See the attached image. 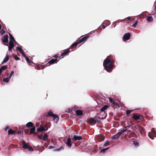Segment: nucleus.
Wrapping results in <instances>:
<instances>
[{"label":"nucleus","instance_id":"obj_1","mask_svg":"<svg viewBox=\"0 0 156 156\" xmlns=\"http://www.w3.org/2000/svg\"><path fill=\"white\" fill-rule=\"evenodd\" d=\"M115 60L112 56H109L105 59L103 62V66L105 69L108 72L111 71L113 69Z\"/></svg>","mask_w":156,"mask_h":156},{"label":"nucleus","instance_id":"obj_2","mask_svg":"<svg viewBox=\"0 0 156 156\" xmlns=\"http://www.w3.org/2000/svg\"><path fill=\"white\" fill-rule=\"evenodd\" d=\"M148 135L152 140L154 139V137H156V132L154 131L153 128L151 129V131L148 133Z\"/></svg>","mask_w":156,"mask_h":156},{"label":"nucleus","instance_id":"obj_3","mask_svg":"<svg viewBox=\"0 0 156 156\" xmlns=\"http://www.w3.org/2000/svg\"><path fill=\"white\" fill-rule=\"evenodd\" d=\"M89 37L90 36L89 35H87L81 39L82 37H81L77 40L79 44L82 43H84Z\"/></svg>","mask_w":156,"mask_h":156},{"label":"nucleus","instance_id":"obj_4","mask_svg":"<svg viewBox=\"0 0 156 156\" xmlns=\"http://www.w3.org/2000/svg\"><path fill=\"white\" fill-rule=\"evenodd\" d=\"M132 118L135 120H138L143 118V117L141 115L137 114V113H134L132 117Z\"/></svg>","mask_w":156,"mask_h":156},{"label":"nucleus","instance_id":"obj_5","mask_svg":"<svg viewBox=\"0 0 156 156\" xmlns=\"http://www.w3.org/2000/svg\"><path fill=\"white\" fill-rule=\"evenodd\" d=\"M58 61V60L57 59L52 58L45 65V67L50 66V64H53L57 63Z\"/></svg>","mask_w":156,"mask_h":156},{"label":"nucleus","instance_id":"obj_6","mask_svg":"<svg viewBox=\"0 0 156 156\" xmlns=\"http://www.w3.org/2000/svg\"><path fill=\"white\" fill-rule=\"evenodd\" d=\"M2 41L3 43H4V45H7L8 42V36L7 35H5L2 38Z\"/></svg>","mask_w":156,"mask_h":156},{"label":"nucleus","instance_id":"obj_7","mask_svg":"<svg viewBox=\"0 0 156 156\" xmlns=\"http://www.w3.org/2000/svg\"><path fill=\"white\" fill-rule=\"evenodd\" d=\"M70 52V48H68L63 51V52L62 53L61 56L59 57V59H62L63 58L64 56H66L67 54Z\"/></svg>","mask_w":156,"mask_h":156},{"label":"nucleus","instance_id":"obj_8","mask_svg":"<svg viewBox=\"0 0 156 156\" xmlns=\"http://www.w3.org/2000/svg\"><path fill=\"white\" fill-rule=\"evenodd\" d=\"M130 34L129 33H127L125 34L123 36L122 39L124 41L128 40L130 39Z\"/></svg>","mask_w":156,"mask_h":156},{"label":"nucleus","instance_id":"obj_9","mask_svg":"<svg viewBox=\"0 0 156 156\" xmlns=\"http://www.w3.org/2000/svg\"><path fill=\"white\" fill-rule=\"evenodd\" d=\"M122 133H123V132H122V131L121 130L119 132L113 136L112 138L115 140L117 139Z\"/></svg>","mask_w":156,"mask_h":156},{"label":"nucleus","instance_id":"obj_10","mask_svg":"<svg viewBox=\"0 0 156 156\" xmlns=\"http://www.w3.org/2000/svg\"><path fill=\"white\" fill-rule=\"evenodd\" d=\"M44 127L46 128V129L44 128L43 126H40V127L37 129V130L39 132H41L42 131H46L47 130L48 128L47 127V126H45Z\"/></svg>","mask_w":156,"mask_h":156},{"label":"nucleus","instance_id":"obj_11","mask_svg":"<svg viewBox=\"0 0 156 156\" xmlns=\"http://www.w3.org/2000/svg\"><path fill=\"white\" fill-rule=\"evenodd\" d=\"M96 116H95L93 118L89 119L88 122L90 124L96 123Z\"/></svg>","mask_w":156,"mask_h":156},{"label":"nucleus","instance_id":"obj_12","mask_svg":"<svg viewBox=\"0 0 156 156\" xmlns=\"http://www.w3.org/2000/svg\"><path fill=\"white\" fill-rule=\"evenodd\" d=\"M35 126H34L32 128L30 129V130L29 135L34 134L36 135H37L38 134V133H35Z\"/></svg>","mask_w":156,"mask_h":156},{"label":"nucleus","instance_id":"obj_13","mask_svg":"<svg viewBox=\"0 0 156 156\" xmlns=\"http://www.w3.org/2000/svg\"><path fill=\"white\" fill-rule=\"evenodd\" d=\"M97 139L99 142H101L103 141L105 137L103 135H99L97 136Z\"/></svg>","mask_w":156,"mask_h":156},{"label":"nucleus","instance_id":"obj_14","mask_svg":"<svg viewBox=\"0 0 156 156\" xmlns=\"http://www.w3.org/2000/svg\"><path fill=\"white\" fill-rule=\"evenodd\" d=\"M14 42H12L11 41H9V45L8 46V50L9 51H10L14 47Z\"/></svg>","mask_w":156,"mask_h":156},{"label":"nucleus","instance_id":"obj_15","mask_svg":"<svg viewBox=\"0 0 156 156\" xmlns=\"http://www.w3.org/2000/svg\"><path fill=\"white\" fill-rule=\"evenodd\" d=\"M71 139L70 137H69L67 138V141L66 142H65L67 146L70 148L72 146V144L71 143Z\"/></svg>","mask_w":156,"mask_h":156},{"label":"nucleus","instance_id":"obj_16","mask_svg":"<svg viewBox=\"0 0 156 156\" xmlns=\"http://www.w3.org/2000/svg\"><path fill=\"white\" fill-rule=\"evenodd\" d=\"M82 139V138L81 136H77V135H74L73 138V140L74 141L77 140H80Z\"/></svg>","mask_w":156,"mask_h":156},{"label":"nucleus","instance_id":"obj_17","mask_svg":"<svg viewBox=\"0 0 156 156\" xmlns=\"http://www.w3.org/2000/svg\"><path fill=\"white\" fill-rule=\"evenodd\" d=\"M138 129L141 134L142 135H144L145 131L144 128L141 126H138Z\"/></svg>","mask_w":156,"mask_h":156},{"label":"nucleus","instance_id":"obj_18","mask_svg":"<svg viewBox=\"0 0 156 156\" xmlns=\"http://www.w3.org/2000/svg\"><path fill=\"white\" fill-rule=\"evenodd\" d=\"M22 144H23V148L26 149H28V147H29V146L28 144L25 142V141L23 140L22 141Z\"/></svg>","mask_w":156,"mask_h":156},{"label":"nucleus","instance_id":"obj_19","mask_svg":"<svg viewBox=\"0 0 156 156\" xmlns=\"http://www.w3.org/2000/svg\"><path fill=\"white\" fill-rule=\"evenodd\" d=\"M109 101L110 103H112L113 105H115L118 106H119V105L118 103H116L115 101V100H113L112 98H109Z\"/></svg>","mask_w":156,"mask_h":156},{"label":"nucleus","instance_id":"obj_20","mask_svg":"<svg viewBox=\"0 0 156 156\" xmlns=\"http://www.w3.org/2000/svg\"><path fill=\"white\" fill-rule=\"evenodd\" d=\"M9 55L8 54H7L6 55V57L4 58L3 61H2V63L1 64L2 65L3 64L7 62L8 61V60H9Z\"/></svg>","mask_w":156,"mask_h":156},{"label":"nucleus","instance_id":"obj_21","mask_svg":"<svg viewBox=\"0 0 156 156\" xmlns=\"http://www.w3.org/2000/svg\"><path fill=\"white\" fill-rule=\"evenodd\" d=\"M79 44V43H78L77 40L75 42H74L70 46V48L72 49L74 47H76L77 45Z\"/></svg>","mask_w":156,"mask_h":156},{"label":"nucleus","instance_id":"obj_22","mask_svg":"<svg viewBox=\"0 0 156 156\" xmlns=\"http://www.w3.org/2000/svg\"><path fill=\"white\" fill-rule=\"evenodd\" d=\"M26 126L28 128H30L33 127L34 126L33 125V123L32 122H29L26 124Z\"/></svg>","mask_w":156,"mask_h":156},{"label":"nucleus","instance_id":"obj_23","mask_svg":"<svg viewBox=\"0 0 156 156\" xmlns=\"http://www.w3.org/2000/svg\"><path fill=\"white\" fill-rule=\"evenodd\" d=\"M9 36L10 41H11L12 42V41L13 42H14L15 40L14 37L10 33H9Z\"/></svg>","mask_w":156,"mask_h":156},{"label":"nucleus","instance_id":"obj_24","mask_svg":"<svg viewBox=\"0 0 156 156\" xmlns=\"http://www.w3.org/2000/svg\"><path fill=\"white\" fill-rule=\"evenodd\" d=\"M76 113L78 115H83V112L80 110H76Z\"/></svg>","mask_w":156,"mask_h":156},{"label":"nucleus","instance_id":"obj_25","mask_svg":"<svg viewBox=\"0 0 156 156\" xmlns=\"http://www.w3.org/2000/svg\"><path fill=\"white\" fill-rule=\"evenodd\" d=\"M130 126L131 125H130L124 127L123 129L121 130L122 132H123V133L125 132L130 127Z\"/></svg>","mask_w":156,"mask_h":156},{"label":"nucleus","instance_id":"obj_26","mask_svg":"<svg viewBox=\"0 0 156 156\" xmlns=\"http://www.w3.org/2000/svg\"><path fill=\"white\" fill-rule=\"evenodd\" d=\"M54 118V120L55 122L57 123L59 119V118L58 115H55V116H54L53 117Z\"/></svg>","mask_w":156,"mask_h":156},{"label":"nucleus","instance_id":"obj_27","mask_svg":"<svg viewBox=\"0 0 156 156\" xmlns=\"http://www.w3.org/2000/svg\"><path fill=\"white\" fill-rule=\"evenodd\" d=\"M47 115H48L49 116H51L52 117H53L54 116H55V114H53V112L51 111H49L48 112V114L46 115V117H47Z\"/></svg>","mask_w":156,"mask_h":156},{"label":"nucleus","instance_id":"obj_28","mask_svg":"<svg viewBox=\"0 0 156 156\" xmlns=\"http://www.w3.org/2000/svg\"><path fill=\"white\" fill-rule=\"evenodd\" d=\"M15 133V131L11 129H10L8 130V134L9 135L10 134H14Z\"/></svg>","mask_w":156,"mask_h":156},{"label":"nucleus","instance_id":"obj_29","mask_svg":"<svg viewBox=\"0 0 156 156\" xmlns=\"http://www.w3.org/2000/svg\"><path fill=\"white\" fill-rule=\"evenodd\" d=\"M147 21L148 22H152L153 20V18L152 16H149L147 17Z\"/></svg>","mask_w":156,"mask_h":156},{"label":"nucleus","instance_id":"obj_30","mask_svg":"<svg viewBox=\"0 0 156 156\" xmlns=\"http://www.w3.org/2000/svg\"><path fill=\"white\" fill-rule=\"evenodd\" d=\"M11 79V78H10V77L9 76L8 77L4 78L3 79V81L5 82V83H7L8 82L9 80Z\"/></svg>","mask_w":156,"mask_h":156},{"label":"nucleus","instance_id":"obj_31","mask_svg":"<svg viewBox=\"0 0 156 156\" xmlns=\"http://www.w3.org/2000/svg\"><path fill=\"white\" fill-rule=\"evenodd\" d=\"M48 138V135L46 134V133L44 134V135L43 136V137L42 138V140L45 141Z\"/></svg>","mask_w":156,"mask_h":156},{"label":"nucleus","instance_id":"obj_32","mask_svg":"<svg viewBox=\"0 0 156 156\" xmlns=\"http://www.w3.org/2000/svg\"><path fill=\"white\" fill-rule=\"evenodd\" d=\"M108 107V105H105L101 108L100 110L101 112H103L105 111Z\"/></svg>","mask_w":156,"mask_h":156},{"label":"nucleus","instance_id":"obj_33","mask_svg":"<svg viewBox=\"0 0 156 156\" xmlns=\"http://www.w3.org/2000/svg\"><path fill=\"white\" fill-rule=\"evenodd\" d=\"M109 147H108L107 148H103L100 151L101 153H104L107 150L109 149Z\"/></svg>","mask_w":156,"mask_h":156},{"label":"nucleus","instance_id":"obj_34","mask_svg":"<svg viewBox=\"0 0 156 156\" xmlns=\"http://www.w3.org/2000/svg\"><path fill=\"white\" fill-rule=\"evenodd\" d=\"M8 68V66H4L1 67L0 68V69L2 70V71L3 70H5Z\"/></svg>","mask_w":156,"mask_h":156},{"label":"nucleus","instance_id":"obj_35","mask_svg":"<svg viewBox=\"0 0 156 156\" xmlns=\"http://www.w3.org/2000/svg\"><path fill=\"white\" fill-rule=\"evenodd\" d=\"M109 141L108 140H106L104 144V146L106 147L109 145Z\"/></svg>","mask_w":156,"mask_h":156},{"label":"nucleus","instance_id":"obj_36","mask_svg":"<svg viewBox=\"0 0 156 156\" xmlns=\"http://www.w3.org/2000/svg\"><path fill=\"white\" fill-rule=\"evenodd\" d=\"M131 19V18L130 17H128L125 18V19L123 20L122 21L124 22V21H129Z\"/></svg>","mask_w":156,"mask_h":156},{"label":"nucleus","instance_id":"obj_37","mask_svg":"<svg viewBox=\"0 0 156 156\" xmlns=\"http://www.w3.org/2000/svg\"><path fill=\"white\" fill-rule=\"evenodd\" d=\"M104 23L105 25H107V26L110 24V22L108 20H107V21H105Z\"/></svg>","mask_w":156,"mask_h":156},{"label":"nucleus","instance_id":"obj_38","mask_svg":"<svg viewBox=\"0 0 156 156\" xmlns=\"http://www.w3.org/2000/svg\"><path fill=\"white\" fill-rule=\"evenodd\" d=\"M133 143L134 145L135 146H138L139 145V143L138 142H137L136 141H134L133 142Z\"/></svg>","mask_w":156,"mask_h":156},{"label":"nucleus","instance_id":"obj_39","mask_svg":"<svg viewBox=\"0 0 156 156\" xmlns=\"http://www.w3.org/2000/svg\"><path fill=\"white\" fill-rule=\"evenodd\" d=\"M132 111V110H127L126 111V115H129Z\"/></svg>","mask_w":156,"mask_h":156},{"label":"nucleus","instance_id":"obj_40","mask_svg":"<svg viewBox=\"0 0 156 156\" xmlns=\"http://www.w3.org/2000/svg\"><path fill=\"white\" fill-rule=\"evenodd\" d=\"M14 58L16 60H18L20 59V58L18 57L16 55H15L14 56Z\"/></svg>","mask_w":156,"mask_h":156},{"label":"nucleus","instance_id":"obj_41","mask_svg":"<svg viewBox=\"0 0 156 156\" xmlns=\"http://www.w3.org/2000/svg\"><path fill=\"white\" fill-rule=\"evenodd\" d=\"M26 58V61L28 62L29 63H32V62H31L30 60L29 59V58H28V57L27 56L26 58Z\"/></svg>","mask_w":156,"mask_h":156},{"label":"nucleus","instance_id":"obj_42","mask_svg":"<svg viewBox=\"0 0 156 156\" xmlns=\"http://www.w3.org/2000/svg\"><path fill=\"white\" fill-rule=\"evenodd\" d=\"M16 48L17 50H19L20 52L23 51V50H22V49L20 47H18V46L17 47H16Z\"/></svg>","mask_w":156,"mask_h":156},{"label":"nucleus","instance_id":"obj_43","mask_svg":"<svg viewBox=\"0 0 156 156\" xmlns=\"http://www.w3.org/2000/svg\"><path fill=\"white\" fill-rule=\"evenodd\" d=\"M0 33L2 34H4L5 33V31L4 30L2 29Z\"/></svg>","mask_w":156,"mask_h":156},{"label":"nucleus","instance_id":"obj_44","mask_svg":"<svg viewBox=\"0 0 156 156\" xmlns=\"http://www.w3.org/2000/svg\"><path fill=\"white\" fill-rule=\"evenodd\" d=\"M21 53H22L23 56L25 58L27 56H26V55H25V53L23 51H22V52H21Z\"/></svg>","mask_w":156,"mask_h":156},{"label":"nucleus","instance_id":"obj_45","mask_svg":"<svg viewBox=\"0 0 156 156\" xmlns=\"http://www.w3.org/2000/svg\"><path fill=\"white\" fill-rule=\"evenodd\" d=\"M137 22H138V21H136L135 22V23H134L132 25V26L133 27H135L136 26V25H137Z\"/></svg>","mask_w":156,"mask_h":156},{"label":"nucleus","instance_id":"obj_46","mask_svg":"<svg viewBox=\"0 0 156 156\" xmlns=\"http://www.w3.org/2000/svg\"><path fill=\"white\" fill-rule=\"evenodd\" d=\"M64 149V147L63 146H61L60 148L57 149L58 151H60L61 150H63Z\"/></svg>","mask_w":156,"mask_h":156},{"label":"nucleus","instance_id":"obj_47","mask_svg":"<svg viewBox=\"0 0 156 156\" xmlns=\"http://www.w3.org/2000/svg\"><path fill=\"white\" fill-rule=\"evenodd\" d=\"M38 137L41 140H42V138H43L42 134L38 135Z\"/></svg>","mask_w":156,"mask_h":156},{"label":"nucleus","instance_id":"obj_48","mask_svg":"<svg viewBox=\"0 0 156 156\" xmlns=\"http://www.w3.org/2000/svg\"><path fill=\"white\" fill-rule=\"evenodd\" d=\"M14 72L13 71H12L11 72L10 74V75H9V77H10V78H11V76H12V75L14 74Z\"/></svg>","mask_w":156,"mask_h":156},{"label":"nucleus","instance_id":"obj_49","mask_svg":"<svg viewBox=\"0 0 156 156\" xmlns=\"http://www.w3.org/2000/svg\"><path fill=\"white\" fill-rule=\"evenodd\" d=\"M94 148L95 149V151H96L97 150L98 146L96 145H95L94 147Z\"/></svg>","mask_w":156,"mask_h":156},{"label":"nucleus","instance_id":"obj_50","mask_svg":"<svg viewBox=\"0 0 156 156\" xmlns=\"http://www.w3.org/2000/svg\"><path fill=\"white\" fill-rule=\"evenodd\" d=\"M28 149L30 151H33V148L31 147H30L29 146V147H28Z\"/></svg>","mask_w":156,"mask_h":156},{"label":"nucleus","instance_id":"obj_51","mask_svg":"<svg viewBox=\"0 0 156 156\" xmlns=\"http://www.w3.org/2000/svg\"><path fill=\"white\" fill-rule=\"evenodd\" d=\"M53 57L55 58V59H57V58H58V56L56 54V55H54L53 56Z\"/></svg>","mask_w":156,"mask_h":156},{"label":"nucleus","instance_id":"obj_52","mask_svg":"<svg viewBox=\"0 0 156 156\" xmlns=\"http://www.w3.org/2000/svg\"><path fill=\"white\" fill-rule=\"evenodd\" d=\"M9 128V126H6L5 128L4 129V130L5 131H6L7 130V129H8Z\"/></svg>","mask_w":156,"mask_h":156},{"label":"nucleus","instance_id":"obj_53","mask_svg":"<svg viewBox=\"0 0 156 156\" xmlns=\"http://www.w3.org/2000/svg\"><path fill=\"white\" fill-rule=\"evenodd\" d=\"M116 26V24L115 22L112 25V27H115Z\"/></svg>","mask_w":156,"mask_h":156},{"label":"nucleus","instance_id":"obj_54","mask_svg":"<svg viewBox=\"0 0 156 156\" xmlns=\"http://www.w3.org/2000/svg\"><path fill=\"white\" fill-rule=\"evenodd\" d=\"M36 69L38 70H39L41 69L40 67L39 66H38L36 67Z\"/></svg>","mask_w":156,"mask_h":156},{"label":"nucleus","instance_id":"obj_55","mask_svg":"<svg viewBox=\"0 0 156 156\" xmlns=\"http://www.w3.org/2000/svg\"><path fill=\"white\" fill-rule=\"evenodd\" d=\"M102 28L103 29H105V27H107V25H102Z\"/></svg>","mask_w":156,"mask_h":156},{"label":"nucleus","instance_id":"obj_56","mask_svg":"<svg viewBox=\"0 0 156 156\" xmlns=\"http://www.w3.org/2000/svg\"><path fill=\"white\" fill-rule=\"evenodd\" d=\"M101 122V121L99 120H98L97 119V117H96V122Z\"/></svg>","mask_w":156,"mask_h":156},{"label":"nucleus","instance_id":"obj_57","mask_svg":"<svg viewBox=\"0 0 156 156\" xmlns=\"http://www.w3.org/2000/svg\"><path fill=\"white\" fill-rule=\"evenodd\" d=\"M54 146H50L48 147L49 149L53 148H54Z\"/></svg>","mask_w":156,"mask_h":156},{"label":"nucleus","instance_id":"obj_58","mask_svg":"<svg viewBox=\"0 0 156 156\" xmlns=\"http://www.w3.org/2000/svg\"><path fill=\"white\" fill-rule=\"evenodd\" d=\"M98 118L99 119H104V118H103V117L101 118V117H100V116L98 117Z\"/></svg>","mask_w":156,"mask_h":156},{"label":"nucleus","instance_id":"obj_59","mask_svg":"<svg viewBox=\"0 0 156 156\" xmlns=\"http://www.w3.org/2000/svg\"><path fill=\"white\" fill-rule=\"evenodd\" d=\"M2 70L0 69V75L1 74V73H2Z\"/></svg>","mask_w":156,"mask_h":156},{"label":"nucleus","instance_id":"obj_60","mask_svg":"<svg viewBox=\"0 0 156 156\" xmlns=\"http://www.w3.org/2000/svg\"><path fill=\"white\" fill-rule=\"evenodd\" d=\"M127 131L128 132V133H129V132H131V131L130 130H128Z\"/></svg>","mask_w":156,"mask_h":156},{"label":"nucleus","instance_id":"obj_61","mask_svg":"<svg viewBox=\"0 0 156 156\" xmlns=\"http://www.w3.org/2000/svg\"><path fill=\"white\" fill-rule=\"evenodd\" d=\"M70 112V110H69L68 111V112Z\"/></svg>","mask_w":156,"mask_h":156},{"label":"nucleus","instance_id":"obj_62","mask_svg":"<svg viewBox=\"0 0 156 156\" xmlns=\"http://www.w3.org/2000/svg\"><path fill=\"white\" fill-rule=\"evenodd\" d=\"M2 27L1 25L0 24V30L1 29Z\"/></svg>","mask_w":156,"mask_h":156},{"label":"nucleus","instance_id":"obj_63","mask_svg":"<svg viewBox=\"0 0 156 156\" xmlns=\"http://www.w3.org/2000/svg\"><path fill=\"white\" fill-rule=\"evenodd\" d=\"M28 131H27V132L26 131V132H25V133H28Z\"/></svg>","mask_w":156,"mask_h":156},{"label":"nucleus","instance_id":"obj_64","mask_svg":"<svg viewBox=\"0 0 156 156\" xmlns=\"http://www.w3.org/2000/svg\"><path fill=\"white\" fill-rule=\"evenodd\" d=\"M11 145H13L12 144H11Z\"/></svg>","mask_w":156,"mask_h":156}]
</instances>
